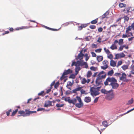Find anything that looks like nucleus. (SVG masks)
Returning a JSON list of instances; mask_svg holds the SVG:
<instances>
[{
	"label": "nucleus",
	"instance_id": "f257e3e1",
	"mask_svg": "<svg viewBox=\"0 0 134 134\" xmlns=\"http://www.w3.org/2000/svg\"><path fill=\"white\" fill-rule=\"evenodd\" d=\"M64 100L65 101L68 102L70 104L72 103L73 104H75L76 107L79 108L82 107L83 105L81 98L78 96H77L76 98H75L72 99H71L70 97H68L65 98Z\"/></svg>",
	"mask_w": 134,
	"mask_h": 134
},
{
	"label": "nucleus",
	"instance_id": "f03ea898",
	"mask_svg": "<svg viewBox=\"0 0 134 134\" xmlns=\"http://www.w3.org/2000/svg\"><path fill=\"white\" fill-rule=\"evenodd\" d=\"M117 80L114 77H108L104 82V84L105 86L109 85L111 86L114 89H117L119 86L117 83Z\"/></svg>",
	"mask_w": 134,
	"mask_h": 134
},
{
	"label": "nucleus",
	"instance_id": "7ed1b4c3",
	"mask_svg": "<svg viewBox=\"0 0 134 134\" xmlns=\"http://www.w3.org/2000/svg\"><path fill=\"white\" fill-rule=\"evenodd\" d=\"M106 76V74L103 71L99 73L97 76V77L96 81V85L97 86L100 85L102 82V79H104Z\"/></svg>",
	"mask_w": 134,
	"mask_h": 134
},
{
	"label": "nucleus",
	"instance_id": "20e7f679",
	"mask_svg": "<svg viewBox=\"0 0 134 134\" xmlns=\"http://www.w3.org/2000/svg\"><path fill=\"white\" fill-rule=\"evenodd\" d=\"M100 88V87L96 88L93 87H91L90 91L91 95L92 96H96L99 95V91Z\"/></svg>",
	"mask_w": 134,
	"mask_h": 134
},
{
	"label": "nucleus",
	"instance_id": "39448f33",
	"mask_svg": "<svg viewBox=\"0 0 134 134\" xmlns=\"http://www.w3.org/2000/svg\"><path fill=\"white\" fill-rule=\"evenodd\" d=\"M72 72V70L70 69H69L67 70H65L63 72L62 76L60 78L61 80H63L66 77L65 75L69 74L71 73Z\"/></svg>",
	"mask_w": 134,
	"mask_h": 134
},
{
	"label": "nucleus",
	"instance_id": "423d86ee",
	"mask_svg": "<svg viewBox=\"0 0 134 134\" xmlns=\"http://www.w3.org/2000/svg\"><path fill=\"white\" fill-rule=\"evenodd\" d=\"M28 110L25 109V111L23 110H19L18 111V114H20V115H18V116H23V117L26 116H29L28 113Z\"/></svg>",
	"mask_w": 134,
	"mask_h": 134
},
{
	"label": "nucleus",
	"instance_id": "0eeeda50",
	"mask_svg": "<svg viewBox=\"0 0 134 134\" xmlns=\"http://www.w3.org/2000/svg\"><path fill=\"white\" fill-rule=\"evenodd\" d=\"M126 75L124 73H123L122 74L121 76L120 77V80L124 82H127L129 80L126 79Z\"/></svg>",
	"mask_w": 134,
	"mask_h": 134
},
{
	"label": "nucleus",
	"instance_id": "6e6552de",
	"mask_svg": "<svg viewBox=\"0 0 134 134\" xmlns=\"http://www.w3.org/2000/svg\"><path fill=\"white\" fill-rule=\"evenodd\" d=\"M102 63L103 66L101 67L102 69L105 70L108 68V61L106 60H104L103 62Z\"/></svg>",
	"mask_w": 134,
	"mask_h": 134
},
{
	"label": "nucleus",
	"instance_id": "1a4fd4ad",
	"mask_svg": "<svg viewBox=\"0 0 134 134\" xmlns=\"http://www.w3.org/2000/svg\"><path fill=\"white\" fill-rule=\"evenodd\" d=\"M125 56V55L123 53H122L119 54H117L115 55L114 59H118L119 58L124 57Z\"/></svg>",
	"mask_w": 134,
	"mask_h": 134
},
{
	"label": "nucleus",
	"instance_id": "9d476101",
	"mask_svg": "<svg viewBox=\"0 0 134 134\" xmlns=\"http://www.w3.org/2000/svg\"><path fill=\"white\" fill-rule=\"evenodd\" d=\"M111 91L110 92L109 95L107 96V98L109 100H111L114 98V95L112 92V90H111Z\"/></svg>",
	"mask_w": 134,
	"mask_h": 134
},
{
	"label": "nucleus",
	"instance_id": "9b49d317",
	"mask_svg": "<svg viewBox=\"0 0 134 134\" xmlns=\"http://www.w3.org/2000/svg\"><path fill=\"white\" fill-rule=\"evenodd\" d=\"M74 83V81L73 80H72V82L70 81H69L67 82V84L66 86V87L69 89L71 90V87L72 86Z\"/></svg>",
	"mask_w": 134,
	"mask_h": 134
},
{
	"label": "nucleus",
	"instance_id": "f8f14e48",
	"mask_svg": "<svg viewBox=\"0 0 134 134\" xmlns=\"http://www.w3.org/2000/svg\"><path fill=\"white\" fill-rule=\"evenodd\" d=\"M83 50L81 51L80 53L78 54L77 59H79L81 60L83 59V57L84 56V54H83Z\"/></svg>",
	"mask_w": 134,
	"mask_h": 134
},
{
	"label": "nucleus",
	"instance_id": "ddd939ff",
	"mask_svg": "<svg viewBox=\"0 0 134 134\" xmlns=\"http://www.w3.org/2000/svg\"><path fill=\"white\" fill-rule=\"evenodd\" d=\"M52 102L50 101H48L45 102L44 105V107H48L52 106Z\"/></svg>",
	"mask_w": 134,
	"mask_h": 134
},
{
	"label": "nucleus",
	"instance_id": "4468645a",
	"mask_svg": "<svg viewBox=\"0 0 134 134\" xmlns=\"http://www.w3.org/2000/svg\"><path fill=\"white\" fill-rule=\"evenodd\" d=\"M90 81V79H88L87 80H86L85 78H83L81 81V83L83 84H84L87 82V83H88Z\"/></svg>",
	"mask_w": 134,
	"mask_h": 134
},
{
	"label": "nucleus",
	"instance_id": "2eb2a0df",
	"mask_svg": "<svg viewBox=\"0 0 134 134\" xmlns=\"http://www.w3.org/2000/svg\"><path fill=\"white\" fill-rule=\"evenodd\" d=\"M82 87H80L78 86V87H77L76 88L73 90L72 92L73 93H76L77 92L79 91H80L81 89L82 88Z\"/></svg>",
	"mask_w": 134,
	"mask_h": 134
},
{
	"label": "nucleus",
	"instance_id": "dca6fc26",
	"mask_svg": "<svg viewBox=\"0 0 134 134\" xmlns=\"http://www.w3.org/2000/svg\"><path fill=\"white\" fill-rule=\"evenodd\" d=\"M130 8L128 7L125 8L123 10V11L124 12V13H125L127 15L129 14V13L130 12Z\"/></svg>",
	"mask_w": 134,
	"mask_h": 134
},
{
	"label": "nucleus",
	"instance_id": "f3484780",
	"mask_svg": "<svg viewBox=\"0 0 134 134\" xmlns=\"http://www.w3.org/2000/svg\"><path fill=\"white\" fill-rule=\"evenodd\" d=\"M91 97H85L84 99V101L86 103H89L91 102Z\"/></svg>",
	"mask_w": 134,
	"mask_h": 134
},
{
	"label": "nucleus",
	"instance_id": "a211bd4d",
	"mask_svg": "<svg viewBox=\"0 0 134 134\" xmlns=\"http://www.w3.org/2000/svg\"><path fill=\"white\" fill-rule=\"evenodd\" d=\"M103 56L100 55H98L97 57V60L98 62L102 61L103 60Z\"/></svg>",
	"mask_w": 134,
	"mask_h": 134
},
{
	"label": "nucleus",
	"instance_id": "6ab92c4d",
	"mask_svg": "<svg viewBox=\"0 0 134 134\" xmlns=\"http://www.w3.org/2000/svg\"><path fill=\"white\" fill-rule=\"evenodd\" d=\"M111 91H107L104 89H102L101 90V92L102 93L107 94L108 93H109Z\"/></svg>",
	"mask_w": 134,
	"mask_h": 134
},
{
	"label": "nucleus",
	"instance_id": "aec40b11",
	"mask_svg": "<svg viewBox=\"0 0 134 134\" xmlns=\"http://www.w3.org/2000/svg\"><path fill=\"white\" fill-rule=\"evenodd\" d=\"M81 62V63L80 66H82L84 65L85 66V68H87L88 67V66L86 62H83V61Z\"/></svg>",
	"mask_w": 134,
	"mask_h": 134
},
{
	"label": "nucleus",
	"instance_id": "412c9836",
	"mask_svg": "<svg viewBox=\"0 0 134 134\" xmlns=\"http://www.w3.org/2000/svg\"><path fill=\"white\" fill-rule=\"evenodd\" d=\"M110 65L113 67H115L116 66V63L114 61L111 60L110 62Z\"/></svg>",
	"mask_w": 134,
	"mask_h": 134
},
{
	"label": "nucleus",
	"instance_id": "4be33fe9",
	"mask_svg": "<svg viewBox=\"0 0 134 134\" xmlns=\"http://www.w3.org/2000/svg\"><path fill=\"white\" fill-rule=\"evenodd\" d=\"M110 48L112 50L116 49H117V47L115 44H113L110 46Z\"/></svg>",
	"mask_w": 134,
	"mask_h": 134
},
{
	"label": "nucleus",
	"instance_id": "5701e85b",
	"mask_svg": "<svg viewBox=\"0 0 134 134\" xmlns=\"http://www.w3.org/2000/svg\"><path fill=\"white\" fill-rule=\"evenodd\" d=\"M44 28H46L47 29L49 30H52V31H57L58 30L56 29H54L52 28H50L49 27H47V26H44Z\"/></svg>",
	"mask_w": 134,
	"mask_h": 134
},
{
	"label": "nucleus",
	"instance_id": "b1692460",
	"mask_svg": "<svg viewBox=\"0 0 134 134\" xmlns=\"http://www.w3.org/2000/svg\"><path fill=\"white\" fill-rule=\"evenodd\" d=\"M104 50L107 55H109L110 53L109 50L106 48L105 47L104 48Z\"/></svg>",
	"mask_w": 134,
	"mask_h": 134
},
{
	"label": "nucleus",
	"instance_id": "393cba45",
	"mask_svg": "<svg viewBox=\"0 0 134 134\" xmlns=\"http://www.w3.org/2000/svg\"><path fill=\"white\" fill-rule=\"evenodd\" d=\"M102 125L105 127H107L108 126V123L107 121H103L102 122Z\"/></svg>",
	"mask_w": 134,
	"mask_h": 134
},
{
	"label": "nucleus",
	"instance_id": "a878e982",
	"mask_svg": "<svg viewBox=\"0 0 134 134\" xmlns=\"http://www.w3.org/2000/svg\"><path fill=\"white\" fill-rule=\"evenodd\" d=\"M128 65H124L122 66L121 67V68L124 70L128 69Z\"/></svg>",
	"mask_w": 134,
	"mask_h": 134
},
{
	"label": "nucleus",
	"instance_id": "bb28decb",
	"mask_svg": "<svg viewBox=\"0 0 134 134\" xmlns=\"http://www.w3.org/2000/svg\"><path fill=\"white\" fill-rule=\"evenodd\" d=\"M98 20V18H97V19H95L93 20L92 21H91V23L92 24H96L97 23Z\"/></svg>",
	"mask_w": 134,
	"mask_h": 134
},
{
	"label": "nucleus",
	"instance_id": "cd10ccee",
	"mask_svg": "<svg viewBox=\"0 0 134 134\" xmlns=\"http://www.w3.org/2000/svg\"><path fill=\"white\" fill-rule=\"evenodd\" d=\"M46 94V93H44V91H42L40 93H39L38 94V96H44Z\"/></svg>",
	"mask_w": 134,
	"mask_h": 134
},
{
	"label": "nucleus",
	"instance_id": "c85d7f7f",
	"mask_svg": "<svg viewBox=\"0 0 134 134\" xmlns=\"http://www.w3.org/2000/svg\"><path fill=\"white\" fill-rule=\"evenodd\" d=\"M123 39H121L119 40V42H118V44L119 45H121L124 43Z\"/></svg>",
	"mask_w": 134,
	"mask_h": 134
},
{
	"label": "nucleus",
	"instance_id": "c756f323",
	"mask_svg": "<svg viewBox=\"0 0 134 134\" xmlns=\"http://www.w3.org/2000/svg\"><path fill=\"white\" fill-rule=\"evenodd\" d=\"M119 6L121 8H122V7H125L126 5L125 4H124L123 3H120L119 4Z\"/></svg>",
	"mask_w": 134,
	"mask_h": 134
},
{
	"label": "nucleus",
	"instance_id": "7c9ffc66",
	"mask_svg": "<svg viewBox=\"0 0 134 134\" xmlns=\"http://www.w3.org/2000/svg\"><path fill=\"white\" fill-rule=\"evenodd\" d=\"M18 110V109H16L12 113V115H11V116H14L15 114L17 113Z\"/></svg>",
	"mask_w": 134,
	"mask_h": 134
},
{
	"label": "nucleus",
	"instance_id": "2f4dec72",
	"mask_svg": "<svg viewBox=\"0 0 134 134\" xmlns=\"http://www.w3.org/2000/svg\"><path fill=\"white\" fill-rule=\"evenodd\" d=\"M133 101V99L132 98L131 99L128 101L127 103V105H129L132 103Z\"/></svg>",
	"mask_w": 134,
	"mask_h": 134
},
{
	"label": "nucleus",
	"instance_id": "473e14b6",
	"mask_svg": "<svg viewBox=\"0 0 134 134\" xmlns=\"http://www.w3.org/2000/svg\"><path fill=\"white\" fill-rule=\"evenodd\" d=\"M92 75V73L91 71H88L87 74V76L88 78L91 76Z\"/></svg>",
	"mask_w": 134,
	"mask_h": 134
},
{
	"label": "nucleus",
	"instance_id": "72a5a7b5",
	"mask_svg": "<svg viewBox=\"0 0 134 134\" xmlns=\"http://www.w3.org/2000/svg\"><path fill=\"white\" fill-rule=\"evenodd\" d=\"M114 73L113 71V70L109 71L108 73V75L112 76Z\"/></svg>",
	"mask_w": 134,
	"mask_h": 134
},
{
	"label": "nucleus",
	"instance_id": "f704fd0d",
	"mask_svg": "<svg viewBox=\"0 0 134 134\" xmlns=\"http://www.w3.org/2000/svg\"><path fill=\"white\" fill-rule=\"evenodd\" d=\"M132 27L131 26H128L127 28L126 29V32H127V31H130L132 30Z\"/></svg>",
	"mask_w": 134,
	"mask_h": 134
},
{
	"label": "nucleus",
	"instance_id": "c9c22d12",
	"mask_svg": "<svg viewBox=\"0 0 134 134\" xmlns=\"http://www.w3.org/2000/svg\"><path fill=\"white\" fill-rule=\"evenodd\" d=\"M108 55L107 56V57L108 58L110 59L111 60H112L113 59V56L112 54H109V55Z\"/></svg>",
	"mask_w": 134,
	"mask_h": 134
},
{
	"label": "nucleus",
	"instance_id": "e433bc0d",
	"mask_svg": "<svg viewBox=\"0 0 134 134\" xmlns=\"http://www.w3.org/2000/svg\"><path fill=\"white\" fill-rule=\"evenodd\" d=\"M81 63V62L79 61H77L76 63V64L75 65V66L76 67L79 66H80Z\"/></svg>",
	"mask_w": 134,
	"mask_h": 134
},
{
	"label": "nucleus",
	"instance_id": "4c0bfd02",
	"mask_svg": "<svg viewBox=\"0 0 134 134\" xmlns=\"http://www.w3.org/2000/svg\"><path fill=\"white\" fill-rule=\"evenodd\" d=\"M30 26H22L21 27H20L19 29H27L30 28Z\"/></svg>",
	"mask_w": 134,
	"mask_h": 134
},
{
	"label": "nucleus",
	"instance_id": "58836bf2",
	"mask_svg": "<svg viewBox=\"0 0 134 134\" xmlns=\"http://www.w3.org/2000/svg\"><path fill=\"white\" fill-rule=\"evenodd\" d=\"M127 35H129L130 36H133V34L132 32H130V31H127V32H126V30L125 31Z\"/></svg>",
	"mask_w": 134,
	"mask_h": 134
},
{
	"label": "nucleus",
	"instance_id": "ea45409f",
	"mask_svg": "<svg viewBox=\"0 0 134 134\" xmlns=\"http://www.w3.org/2000/svg\"><path fill=\"white\" fill-rule=\"evenodd\" d=\"M81 93V94H87V93H86L85 91L82 88L80 90Z\"/></svg>",
	"mask_w": 134,
	"mask_h": 134
},
{
	"label": "nucleus",
	"instance_id": "a19ab883",
	"mask_svg": "<svg viewBox=\"0 0 134 134\" xmlns=\"http://www.w3.org/2000/svg\"><path fill=\"white\" fill-rule=\"evenodd\" d=\"M59 82H56L54 86V87L55 88H57L59 86Z\"/></svg>",
	"mask_w": 134,
	"mask_h": 134
},
{
	"label": "nucleus",
	"instance_id": "79ce46f5",
	"mask_svg": "<svg viewBox=\"0 0 134 134\" xmlns=\"http://www.w3.org/2000/svg\"><path fill=\"white\" fill-rule=\"evenodd\" d=\"M28 113H29L28 114L29 116L30 115V114H32L33 113H36V111H29V110H28Z\"/></svg>",
	"mask_w": 134,
	"mask_h": 134
},
{
	"label": "nucleus",
	"instance_id": "37998d69",
	"mask_svg": "<svg viewBox=\"0 0 134 134\" xmlns=\"http://www.w3.org/2000/svg\"><path fill=\"white\" fill-rule=\"evenodd\" d=\"M102 50V49L101 48H99L95 50V51L96 53H100L101 52Z\"/></svg>",
	"mask_w": 134,
	"mask_h": 134
},
{
	"label": "nucleus",
	"instance_id": "c03bdc74",
	"mask_svg": "<svg viewBox=\"0 0 134 134\" xmlns=\"http://www.w3.org/2000/svg\"><path fill=\"white\" fill-rule=\"evenodd\" d=\"M64 104H58L56 105V106L57 107L59 108L63 107L64 106Z\"/></svg>",
	"mask_w": 134,
	"mask_h": 134
},
{
	"label": "nucleus",
	"instance_id": "a18cd8bd",
	"mask_svg": "<svg viewBox=\"0 0 134 134\" xmlns=\"http://www.w3.org/2000/svg\"><path fill=\"white\" fill-rule=\"evenodd\" d=\"M84 56H85L86 57V60L87 61L89 58V57L88 56V54L87 53L85 54Z\"/></svg>",
	"mask_w": 134,
	"mask_h": 134
},
{
	"label": "nucleus",
	"instance_id": "49530a36",
	"mask_svg": "<svg viewBox=\"0 0 134 134\" xmlns=\"http://www.w3.org/2000/svg\"><path fill=\"white\" fill-rule=\"evenodd\" d=\"M123 18L125 21H128L129 19V17L126 16H124Z\"/></svg>",
	"mask_w": 134,
	"mask_h": 134
},
{
	"label": "nucleus",
	"instance_id": "de8ad7c7",
	"mask_svg": "<svg viewBox=\"0 0 134 134\" xmlns=\"http://www.w3.org/2000/svg\"><path fill=\"white\" fill-rule=\"evenodd\" d=\"M130 36V35H127V34H123L122 35V37L123 38H125L127 37H129Z\"/></svg>",
	"mask_w": 134,
	"mask_h": 134
},
{
	"label": "nucleus",
	"instance_id": "09e8293b",
	"mask_svg": "<svg viewBox=\"0 0 134 134\" xmlns=\"http://www.w3.org/2000/svg\"><path fill=\"white\" fill-rule=\"evenodd\" d=\"M90 28L91 29H93L96 28V26L94 25H91L90 26Z\"/></svg>",
	"mask_w": 134,
	"mask_h": 134
},
{
	"label": "nucleus",
	"instance_id": "8fccbe9b",
	"mask_svg": "<svg viewBox=\"0 0 134 134\" xmlns=\"http://www.w3.org/2000/svg\"><path fill=\"white\" fill-rule=\"evenodd\" d=\"M55 81H53L52 83L51 84V87H50V88H52V87H53V86L54 85V84H55Z\"/></svg>",
	"mask_w": 134,
	"mask_h": 134
},
{
	"label": "nucleus",
	"instance_id": "3c124183",
	"mask_svg": "<svg viewBox=\"0 0 134 134\" xmlns=\"http://www.w3.org/2000/svg\"><path fill=\"white\" fill-rule=\"evenodd\" d=\"M12 111V110L11 109H10L8 110V111H7L6 112V113L7 115V116H9L10 114V112Z\"/></svg>",
	"mask_w": 134,
	"mask_h": 134
},
{
	"label": "nucleus",
	"instance_id": "603ef678",
	"mask_svg": "<svg viewBox=\"0 0 134 134\" xmlns=\"http://www.w3.org/2000/svg\"><path fill=\"white\" fill-rule=\"evenodd\" d=\"M122 63V61L121 60L118 61V63L117 66L118 67L119 66L121 65V64Z\"/></svg>",
	"mask_w": 134,
	"mask_h": 134
},
{
	"label": "nucleus",
	"instance_id": "864d4df0",
	"mask_svg": "<svg viewBox=\"0 0 134 134\" xmlns=\"http://www.w3.org/2000/svg\"><path fill=\"white\" fill-rule=\"evenodd\" d=\"M90 69L91 70L95 71L96 70V68L94 66H91L90 67Z\"/></svg>",
	"mask_w": 134,
	"mask_h": 134
},
{
	"label": "nucleus",
	"instance_id": "5fc2aeb1",
	"mask_svg": "<svg viewBox=\"0 0 134 134\" xmlns=\"http://www.w3.org/2000/svg\"><path fill=\"white\" fill-rule=\"evenodd\" d=\"M91 54L92 55V56L93 57H96V54L95 53L93 52H91Z\"/></svg>",
	"mask_w": 134,
	"mask_h": 134
},
{
	"label": "nucleus",
	"instance_id": "6e6d98bb",
	"mask_svg": "<svg viewBox=\"0 0 134 134\" xmlns=\"http://www.w3.org/2000/svg\"><path fill=\"white\" fill-rule=\"evenodd\" d=\"M81 25L82 26V28H84L86 27L87 26V25L86 24H82Z\"/></svg>",
	"mask_w": 134,
	"mask_h": 134
},
{
	"label": "nucleus",
	"instance_id": "4d7b16f0",
	"mask_svg": "<svg viewBox=\"0 0 134 134\" xmlns=\"http://www.w3.org/2000/svg\"><path fill=\"white\" fill-rule=\"evenodd\" d=\"M103 29L102 27H99L98 29V32H101L102 31Z\"/></svg>",
	"mask_w": 134,
	"mask_h": 134
},
{
	"label": "nucleus",
	"instance_id": "13d9d810",
	"mask_svg": "<svg viewBox=\"0 0 134 134\" xmlns=\"http://www.w3.org/2000/svg\"><path fill=\"white\" fill-rule=\"evenodd\" d=\"M75 77V76L74 75L72 74L69 76V78L74 79Z\"/></svg>",
	"mask_w": 134,
	"mask_h": 134
},
{
	"label": "nucleus",
	"instance_id": "bf43d9fd",
	"mask_svg": "<svg viewBox=\"0 0 134 134\" xmlns=\"http://www.w3.org/2000/svg\"><path fill=\"white\" fill-rule=\"evenodd\" d=\"M83 28L81 25L80 26H79L78 27V30H82Z\"/></svg>",
	"mask_w": 134,
	"mask_h": 134
},
{
	"label": "nucleus",
	"instance_id": "052dcab7",
	"mask_svg": "<svg viewBox=\"0 0 134 134\" xmlns=\"http://www.w3.org/2000/svg\"><path fill=\"white\" fill-rule=\"evenodd\" d=\"M123 18L122 17H121L119 18L118 19L116 20V22L117 23H118L119 22V21L120 22V21Z\"/></svg>",
	"mask_w": 134,
	"mask_h": 134
},
{
	"label": "nucleus",
	"instance_id": "680f3d73",
	"mask_svg": "<svg viewBox=\"0 0 134 134\" xmlns=\"http://www.w3.org/2000/svg\"><path fill=\"white\" fill-rule=\"evenodd\" d=\"M80 70V68L79 66H77L75 68V70L76 72H77V70L78 71H79Z\"/></svg>",
	"mask_w": 134,
	"mask_h": 134
},
{
	"label": "nucleus",
	"instance_id": "e2e57ef3",
	"mask_svg": "<svg viewBox=\"0 0 134 134\" xmlns=\"http://www.w3.org/2000/svg\"><path fill=\"white\" fill-rule=\"evenodd\" d=\"M52 88H50L49 89H48L46 92V93H48L49 92H50L51 91V89Z\"/></svg>",
	"mask_w": 134,
	"mask_h": 134
},
{
	"label": "nucleus",
	"instance_id": "0e129e2a",
	"mask_svg": "<svg viewBox=\"0 0 134 134\" xmlns=\"http://www.w3.org/2000/svg\"><path fill=\"white\" fill-rule=\"evenodd\" d=\"M134 38V37L133 36L132 37L130 38H129L128 39V41H131L133 40Z\"/></svg>",
	"mask_w": 134,
	"mask_h": 134
},
{
	"label": "nucleus",
	"instance_id": "69168bd1",
	"mask_svg": "<svg viewBox=\"0 0 134 134\" xmlns=\"http://www.w3.org/2000/svg\"><path fill=\"white\" fill-rule=\"evenodd\" d=\"M130 9V12H131L132 11L134 10V8L132 7H128Z\"/></svg>",
	"mask_w": 134,
	"mask_h": 134
},
{
	"label": "nucleus",
	"instance_id": "338daca9",
	"mask_svg": "<svg viewBox=\"0 0 134 134\" xmlns=\"http://www.w3.org/2000/svg\"><path fill=\"white\" fill-rule=\"evenodd\" d=\"M99 98V97H96L95 98V99H94V103H96L97 102Z\"/></svg>",
	"mask_w": 134,
	"mask_h": 134
},
{
	"label": "nucleus",
	"instance_id": "774afa93",
	"mask_svg": "<svg viewBox=\"0 0 134 134\" xmlns=\"http://www.w3.org/2000/svg\"><path fill=\"white\" fill-rule=\"evenodd\" d=\"M123 47L122 46H120L119 47V49H118L120 51H121L123 49Z\"/></svg>",
	"mask_w": 134,
	"mask_h": 134
}]
</instances>
